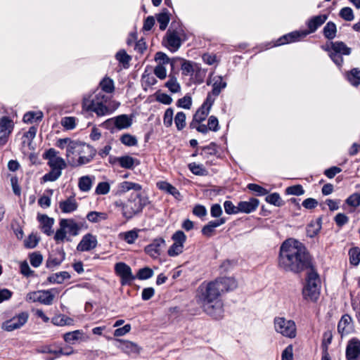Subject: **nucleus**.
Instances as JSON below:
<instances>
[{"instance_id":"f257e3e1","label":"nucleus","mask_w":360,"mask_h":360,"mask_svg":"<svg viewBox=\"0 0 360 360\" xmlns=\"http://www.w3.org/2000/svg\"><path fill=\"white\" fill-rule=\"evenodd\" d=\"M278 266L285 271L300 273L311 267V257L302 243L290 238L280 247Z\"/></svg>"},{"instance_id":"f03ea898","label":"nucleus","mask_w":360,"mask_h":360,"mask_svg":"<svg viewBox=\"0 0 360 360\" xmlns=\"http://www.w3.org/2000/svg\"><path fill=\"white\" fill-rule=\"evenodd\" d=\"M219 285L213 281L202 283L198 289L199 304L207 314L215 319H219L224 315V304Z\"/></svg>"},{"instance_id":"7ed1b4c3","label":"nucleus","mask_w":360,"mask_h":360,"mask_svg":"<svg viewBox=\"0 0 360 360\" xmlns=\"http://www.w3.org/2000/svg\"><path fill=\"white\" fill-rule=\"evenodd\" d=\"M100 90L84 97L82 105L86 110L103 116L108 114L112 107V80L105 77L100 82Z\"/></svg>"},{"instance_id":"20e7f679","label":"nucleus","mask_w":360,"mask_h":360,"mask_svg":"<svg viewBox=\"0 0 360 360\" xmlns=\"http://www.w3.org/2000/svg\"><path fill=\"white\" fill-rule=\"evenodd\" d=\"M149 202L147 196L139 193L135 195H131V198L122 207V214L126 219H131L140 213Z\"/></svg>"},{"instance_id":"39448f33","label":"nucleus","mask_w":360,"mask_h":360,"mask_svg":"<svg viewBox=\"0 0 360 360\" xmlns=\"http://www.w3.org/2000/svg\"><path fill=\"white\" fill-rule=\"evenodd\" d=\"M320 294V279L317 273L312 269L307 274L306 284L302 290L303 297L311 302H316Z\"/></svg>"},{"instance_id":"423d86ee","label":"nucleus","mask_w":360,"mask_h":360,"mask_svg":"<svg viewBox=\"0 0 360 360\" xmlns=\"http://www.w3.org/2000/svg\"><path fill=\"white\" fill-rule=\"evenodd\" d=\"M274 323L275 330L278 333L289 338H294L296 336L297 328L293 321L284 317H276Z\"/></svg>"},{"instance_id":"0eeeda50","label":"nucleus","mask_w":360,"mask_h":360,"mask_svg":"<svg viewBox=\"0 0 360 360\" xmlns=\"http://www.w3.org/2000/svg\"><path fill=\"white\" fill-rule=\"evenodd\" d=\"M333 51L330 53V58L338 67L343 63L342 56H349L351 53V49L342 41H331Z\"/></svg>"},{"instance_id":"6e6552de","label":"nucleus","mask_w":360,"mask_h":360,"mask_svg":"<svg viewBox=\"0 0 360 360\" xmlns=\"http://www.w3.org/2000/svg\"><path fill=\"white\" fill-rule=\"evenodd\" d=\"M53 292L56 289L37 290L29 292L26 296V300L33 302H40L45 305H51L54 299Z\"/></svg>"},{"instance_id":"1a4fd4ad","label":"nucleus","mask_w":360,"mask_h":360,"mask_svg":"<svg viewBox=\"0 0 360 360\" xmlns=\"http://www.w3.org/2000/svg\"><path fill=\"white\" fill-rule=\"evenodd\" d=\"M58 153L54 148H49L44 153L43 157L45 160H48L47 164L51 169L62 171L66 167V162L63 158L58 155Z\"/></svg>"},{"instance_id":"9d476101","label":"nucleus","mask_w":360,"mask_h":360,"mask_svg":"<svg viewBox=\"0 0 360 360\" xmlns=\"http://www.w3.org/2000/svg\"><path fill=\"white\" fill-rule=\"evenodd\" d=\"M29 315L27 312L23 311L13 316L12 319L4 321L1 328L6 331H13L20 328L28 320Z\"/></svg>"},{"instance_id":"9b49d317","label":"nucleus","mask_w":360,"mask_h":360,"mask_svg":"<svg viewBox=\"0 0 360 360\" xmlns=\"http://www.w3.org/2000/svg\"><path fill=\"white\" fill-rule=\"evenodd\" d=\"M116 274L120 277L122 285H131L136 278L133 275L131 267L124 262H118L115 266Z\"/></svg>"},{"instance_id":"f8f14e48","label":"nucleus","mask_w":360,"mask_h":360,"mask_svg":"<svg viewBox=\"0 0 360 360\" xmlns=\"http://www.w3.org/2000/svg\"><path fill=\"white\" fill-rule=\"evenodd\" d=\"M114 57L116 61L115 70L117 72L128 70L130 68L132 56L125 49H120L115 53Z\"/></svg>"},{"instance_id":"ddd939ff","label":"nucleus","mask_w":360,"mask_h":360,"mask_svg":"<svg viewBox=\"0 0 360 360\" xmlns=\"http://www.w3.org/2000/svg\"><path fill=\"white\" fill-rule=\"evenodd\" d=\"M13 121L6 116L0 119V147L4 146L13 129Z\"/></svg>"},{"instance_id":"4468645a","label":"nucleus","mask_w":360,"mask_h":360,"mask_svg":"<svg viewBox=\"0 0 360 360\" xmlns=\"http://www.w3.org/2000/svg\"><path fill=\"white\" fill-rule=\"evenodd\" d=\"M309 34L307 30L292 32L279 38L274 46H281L288 43L295 42L304 38Z\"/></svg>"},{"instance_id":"2eb2a0df","label":"nucleus","mask_w":360,"mask_h":360,"mask_svg":"<svg viewBox=\"0 0 360 360\" xmlns=\"http://www.w3.org/2000/svg\"><path fill=\"white\" fill-rule=\"evenodd\" d=\"M97 238L91 233L85 234L77 246V250L79 252H88L94 250L97 245Z\"/></svg>"},{"instance_id":"dca6fc26","label":"nucleus","mask_w":360,"mask_h":360,"mask_svg":"<svg viewBox=\"0 0 360 360\" xmlns=\"http://www.w3.org/2000/svg\"><path fill=\"white\" fill-rule=\"evenodd\" d=\"M347 360H360V340L356 338L351 339L347 345Z\"/></svg>"},{"instance_id":"f3484780","label":"nucleus","mask_w":360,"mask_h":360,"mask_svg":"<svg viewBox=\"0 0 360 360\" xmlns=\"http://www.w3.org/2000/svg\"><path fill=\"white\" fill-rule=\"evenodd\" d=\"M338 333L342 335H349L354 331V326L352 318L348 315H343L338 325Z\"/></svg>"},{"instance_id":"a211bd4d","label":"nucleus","mask_w":360,"mask_h":360,"mask_svg":"<svg viewBox=\"0 0 360 360\" xmlns=\"http://www.w3.org/2000/svg\"><path fill=\"white\" fill-rule=\"evenodd\" d=\"M114 347L129 354H138L140 351V347L136 343L120 339H114Z\"/></svg>"},{"instance_id":"6ab92c4d","label":"nucleus","mask_w":360,"mask_h":360,"mask_svg":"<svg viewBox=\"0 0 360 360\" xmlns=\"http://www.w3.org/2000/svg\"><path fill=\"white\" fill-rule=\"evenodd\" d=\"M91 151V146L84 143L72 140L66 150V157L69 158L75 153L81 154V152Z\"/></svg>"},{"instance_id":"aec40b11","label":"nucleus","mask_w":360,"mask_h":360,"mask_svg":"<svg viewBox=\"0 0 360 360\" xmlns=\"http://www.w3.org/2000/svg\"><path fill=\"white\" fill-rule=\"evenodd\" d=\"M165 245V240L162 238L155 239L152 243L145 248L146 252L151 257L157 258L161 253L162 248Z\"/></svg>"},{"instance_id":"412c9836","label":"nucleus","mask_w":360,"mask_h":360,"mask_svg":"<svg viewBox=\"0 0 360 360\" xmlns=\"http://www.w3.org/2000/svg\"><path fill=\"white\" fill-rule=\"evenodd\" d=\"M211 106L212 103H209L208 99H207V101L201 105V107L195 113L193 116V120L191 123V125L199 124L201 122L204 121L210 111Z\"/></svg>"},{"instance_id":"4be33fe9","label":"nucleus","mask_w":360,"mask_h":360,"mask_svg":"<svg viewBox=\"0 0 360 360\" xmlns=\"http://www.w3.org/2000/svg\"><path fill=\"white\" fill-rule=\"evenodd\" d=\"M133 123V116L131 115H120L114 117V127L119 130L129 128Z\"/></svg>"},{"instance_id":"5701e85b","label":"nucleus","mask_w":360,"mask_h":360,"mask_svg":"<svg viewBox=\"0 0 360 360\" xmlns=\"http://www.w3.org/2000/svg\"><path fill=\"white\" fill-rule=\"evenodd\" d=\"M214 282H217L219 285V288L222 292H228L230 290H235L238 283L235 278L231 277H226V278H220L214 280Z\"/></svg>"},{"instance_id":"b1692460","label":"nucleus","mask_w":360,"mask_h":360,"mask_svg":"<svg viewBox=\"0 0 360 360\" xmlns=\"http://www.w3.org/2000/svg\"><path fill=\"white\" fill-rule=\"evenodd\" d=\"M167 41L168 49L172 52L177 51L181 45V39L176 31L169 30L167 32Z\"/></svg>"},{"instance_id":"393cba45","label":"nucleus","mask_w":360,"mask_h":360,"mask_svg":"<svg viewBox=\"0 0 360 360\" xmlns=\"http://www.w3.org/2000/svg\"><path fill=\"white\" fill-rule=\"evenodd\" d=\"M259 204V200L257 198H250L247 201H240L238 204V208L239 209V212L243 213H251L257 210Z\"/></svg>"},{"instance_id":"a878e982","label":"nucleus","mask_w":360,"mask_h":360,"mask_svg":"<svg viewBox=\"0 0 360 360\" xmlns=\"http://www.w3.org/2000/svg\"><path fill=\"white\" fill-rule=\"evenodd\" d=\"M65 253L63 250H58L49 255L46 260V266L49 269L59 266L65 259Z\"/></svg>"},{"instance_id":"bb28decb","label":"nucleus","mask_w":360,"mask_h":360,"mask_svg":"<svg viewBox=\"0 0 360 360\" xmlns=\"http://www.w3.org/2000/svg\"><path fill=\"white\" fill-rule=\"evenodd\" d=\"M141 188L142 186L139 184L125 181L117 185L116 195H121L131 190L139 191H141Z\"/></svg>"},{"instance_id":"cd10ccee","label":"nucleus","mask_w":360,"mask_h":360,"mask_svg":"<svg viewBox=\"0 0 360 360\" xmlns=\"http://www.w3.org/2000/svg\"><path fill=\"white\" fill-rule=\"evenodd\" d=\"M212 84V93L214 96H217L221 91L222 89L226 88V83L223 82L221 76H214L210 79L207 82V84Z\"/></svg>"},{"instance_id":"c85d7f7f","label":"nucleus","mask_w":360,"mask_h":360,"mask_svg":"<svg viewBox=\"0 0 360 360\" xmlns=\"http://www.w3.org/2000/svg\"><path fill=\"white\" fill-rule=\"evenodd\" d=\"M38 219L41 224V231L47 236H51L53 232L52 226L54 224V219L45 214L39 216Z\"/></svg>"},{"instance_id":"c756f323","label":"nucleus","mask_w":360,"mask_h":360,"mask_svg":"<svg viewBox=\"0 0 360 360\" xmlns=\"http://www.w3.org/2000/svg\"><path fill=\"white\" fill-rule=\"evenodd\" d=\"M326 20L327 15H319L311 18L307 22L309 30L307 31L309 32V34L314 32Z\"/></svg>"},{"instance_id":"7c9ffc66","label":"nucleus","mask_w":360,"mask_h":360,"mask_svg":"<svg viewBox=\"0 0 360 360\" xmlns=\"http://www.w3.org/2000/svg\"><path fill=\"white\" fill-rule=\"evenodd\" d=\"M59 224L63 226V228L65 229L66 232L72 236H75L79 234L80 227L74 220L63 219L60 221Z\"/></svg>"},{"instance_id":"2f4dec72","label":"nucleus","mask_w":360,"mask_h":360,"mask_svg":"<svg viewBox=\"0 0 360 360\" xmlns=\"http://www.w3.org/2000/svg\"><path fill=\"white\" fill-rule=\"evenodd\" d=\"M59 207L64 213H71L77 209V203L74 197H70L65 200L60 201Z\"/></svg>"},{"instance_id":"473e14b6","label":"nucleus","mask_w":360,"mask_h":360,"mask_svg":"<svg viewBox=\"0 0 360 360\" xmlns=\"http://www.w3.org/2000/svg\"><path fill=\"white\" fill-rule=\"evenodd\" d=\"M116 161L122 167L125 169H132L135 165H139L138 160L129 155H124L117 158Z\"/></svg>"},{"instance_id":"72a5a7b5","label":"nucleus","mask_w":360,"mask_h":360,"mask_svg":"<svg viewBox=\"0 0 360 360\" xmlns=\"http://www.w3.org/2000/svg\"><path fill=\"white\" fill-rule=\"evenodd\" d=\"M181 69L182 75L193 77L195 70L198 69V64L189 60H184Z\"/></svg>"},{"instance_id":"f704fd0d","label":"nucleus","mask_w":360,"mask_h":360,"mask_svg":"<svg viewBox=\"0 0 360 360\" xmlns=\"http://www.w3.org/2000/svg\"><path fill=\"white\" fill-rule=\"evenodd\" d=\"M157 187L162 191H164L169 194L173 195L175 198H179L180 197V193L179 191L173 186L172 184L167 181H159L157 183Z\"/></svg>"},{"instance_id":"c9c22d12","label":"nucleus","mask_w":360,"mask_h":360,"mask_svg":"<svg viewBox=\"0 0 360 360\" xmlns=\"http://www.w3.org/2000/svg\"><path fill=\"white\" fill-rule=\"evenodd\" d=\"M96 150L91 146V151L81 152V154H79V157L77 160V163L75 165L80 166L90 162L94 158Z\"/></svg>"},{"instance_id":"e433bc0d","label":"nucleus","mask_w":360,"mask_h":360,"mask_svg":"<svg viewBox=\"0 0 360 360\" xmlns=\"http://www.w3.org/2000/svg\"><path fill=\"white\" fill-rule=\"evenodd\" d=\"M73 319L64 314L55 316L51 319V323L57 326H71L73 324Z\"/></svg>"},{"instance_id":"4c0bfd02","label":"nucleus","mask_w":360,"mask_h":360,"mask_svg":"<svg viewBox=\"0 0 360 360\" xmlns=\"http://www.w3.org/2000/svg\"><path fill=\"white\" fill-rule=\"evenodd\" d=\"M108 217V214L105 212L91 211L87 214L86 219L91 223H99L107 219Z\"/></svg>"},{"instance_id":"58836bf2","label":"nucleus","mask_w":360,"mask_h":360,"mask_svg":"<svg viewBox=\"0 0 360 360\" xmlns=\"http://www.w3.org/2000/svg\"><path fill=\"white\" fill-rule=\"evenodd\" d=\"M43 113L41 111L26 112L23 116V122L25 123L37 122L41 120Z\"/></svg>"},{"instance_id":"ea45409f","label":"nucleus","mask_w":360,"mask_h":360,"mask_svg":"<svg viewBox=\"0 0 360 360\" xmlns=\"http://www.w3.org/2000/svg\"><path fill=\"white\" fill-rule=\"evenodd\" d=\"M347 79L352 85L359 86L360 84V70L358 68L351 70L347 73Z\"/></svg>"},{"instance_id":"a19ab883","label":"nucleus","mask_w":360,"mask_h":360,"mask_svg":"<svg viewBox=\"0 0 360 360\" xmlns=\"http://www.w3.org/2000/svg\"><path fill=\"white\" fill-rule=\"evenodd\" d=\"M70 275L68 271H60L51 275L48 280L50 283H62L65 280L69 279Z\"/></svg>"},{"instance_id":"79ce46f5","label":"nucleus","mask_w":360,"mask_h":360,"mask_svg":"<svg viewBox=\"0 0 360 360\" xmlns=\"http://www.w3.org/2000/svg\"><path fill=\"white\" fill-rule=\"evenodd\" d=\"M139 235L136 231L131 230L127 232L120 233L119 238L125 240L129 244H132L137 239Z\"/></svg>"},{"instance_id":"37998d69","label":"nucleus","mask_w":360,"mask_h":360,"mask_svg":"<svg viewBox=\"0 0 360 360\" xmlns=\"http://www.w3.org/2000/svg\"><path fill=\"white\" fill-rule=\"evenodd\" d=\"M120 142L128 147L136 146L138 144L136 137L130 134H124L120 138Z\"/></svg>"},{"instance_id":"c03bdc74","label":"nucleus","mask_w":360,"mask_h":360,"mask_svg":"<svg viewBox=\"0 0 360 360\" xmlns=\"http://www.w3.org/2000/svg\"><path fill=\"white\" fill-rule=\"evenodd\" d=\"M336 32V25L333 22H328L323 28V34L328 39H334Z\"/></svg>"},{"instance_id":"a18cd8bd","label":"nucleus","mask_w":360,"mask_h":360,"mask_svg":"<svg viewBox=\"0 0 360 360\" xmlns=\"http://www.w3.org/2000/svg\"><path fill=\"white\" fill-rule=\"evenodd\" d=\"M169 79L166 82L165 86L173 94L179 92L181 91V86L176 78L172 75H169Z\"/></svg>"},{"instance_id":"49530a36","label":"nucleus","mask_w":360,"mask_h":360,"mask_svg":"<svg viewBox=\"0 0 360 360\" xmlns=\"http://www.w3.org/2000/svg\"><path fill=\"white\" fill-rule=\"evenodd\" d=\"M155 60L158 63V65H166L170 63L172 68L174 66L173 61L162 52H157L155 53Z\"/></svg>"},{"instance_id":"de8ad7c7","label":"nucleus","mask_w":360,"mask_h":360,"mask_svg":"<svg viewBox=\"0 0 360 360\" xmlns=\"http://www.w3.org/2000/svg\"><path fill=\"white\" fill-rule=\"evenodd\" d=\"M61 170L51 169V171L49 172L46 173L43 176L42 179L44 182L55 181L61 176Z\"/></svg>"},{"instance_id":"09e8293b","label":"nucleus","mask_w":360,"mask_h":360,"mask_svg":"<svg viewBox=\"0 0 360 360\" xmlns=\"http://www.w3.org/2000/svg\"><path fill=\"white\" fill-rule=\"evenodd\" d=\"M78 185L81 191L86 192L91 189L92 181L89 176H84L79 179Z\"/></svg>"},{"instance_id":"8fccbe9b","label":"nucleus","mask_w":360,"mask_h":360,"mask_svg":"<svg viewBox=\"0 0 360 360\" xmlns=\"http://www.w3.org/2000/svg\"><path fill=\"white\" fill-rule=\"evenodd\" d=\"M157 20L160 24V29L165 30L169 22V17L167 12H162L157 15Z\"/></svg>"},{"instance_id":"3c124183","label":"nucleus","mask_w":360,"mask_h":360,"mask_svg":"<svg viewBox=\"0 0 360 360\" xmlns=\"http://www.w3.org/2000/svg\"><path fill=\"white\" fill-rule=\"evenodd\" d=\"M153 276V271L149 267L140 269L136 274V278L139 280H146Z\"/></svg>"},{"instance_id":"603ef678","label":"nucleus","mask_w":360,"mask_h":360,"mask_svg":"<svg viewBox=\"0 0 360 360\" xmlns=\"http://www.w3.org/2000/svg\"><path fill=\"white\" fill-rule=\"evenodd\" d=\"M265 200L268 203L274 205L277 207H280L283 204L280 195L277 193H274L267 195Z\"/></svg>"},{"instance_id":"864d4df0","label":"nucleus","mask_w":360,"mask_h":360,"mask_svg":"<svg viewBox=\"0 0 360 360\" xmlns=\"http://www.w3.org/2000/svg\"><path fill=\"white\" fill-rule=\"evenodd\" d=\"M61 125L67 130H71L76 127V118L74 117H65L62 118Z\"/></svg>"},{"instance_id":"5fc2aeb1","label":"nucleus","mask_w":360,"mask_h":360,"mask_svg":"<svg viewBox=\"0 0 360 360\" xmlns=\"http://www.w3.org/2000/svg\"><path fill=\"white\" fill-rule=\"evenodd\" d=\"M174 123L178 130L183 129L186 126V115L183 112H179L174 117Z\"/></svg>"},{"instance_id":"6e6d98bb","label":"nucleus","mask_w":360,"mask_h":360,"mask_svg":"<svg viewBox=\"0 0 360 360\" xmlns=\"http://www.w3.org/2000/svg\"><path fill=\"white\" fill-rule=\"evenodd\" d=\"M82 334V332L79 330H74L72 332L66 333L63 335L64 340L68 343H73L74 341L77 340L79 335Z\"/></svg>"},{"instance_id":"4d7b16f0","label":"nucleus","mask_w":360,"mask_h":360,"mask_svg":"<svg viewBox=\"0 0 360 360\" xmlns=\"http://www.w3.org/2000/svg\"><path fill=\"white\" fill-rule=\"evenodd\" d=\"M29 257L31 265L35 268L39 267L42 263L43 257L39 252H32Z\"/></svg>"},{"instance_id":"13d9d810","label":"nucleus","mask_w":360,"mask_h":360,"mask_svg":"<svg viewBox=\"0 0 360 360\" xmlns=\"http://www.w3.org/2000/svg\"><path fill=\"white\" fill-rule=\"evenodd\" d=\"M349 255L351 264L357 265L360 262V250L359 248H352L349 252Z\"/></svg>"},{"instance_id":"bf43d9fd","label":"nucleus","mask_w":360,"mask_h":360,"mask_svg":"<svg viewBox=\"0 0 360 360\" xmlns=\"http://www.w3.org/2000/svg\"><path fill=\"white\" fill-rule=\"evenodd\" d=\"M188 168L191 172L195 175L202 176L206 173V170L202 165H198L195 162L190 163Z\"/></svg>"},{"instance_id":"052dcab7","label":"nucleus","mask_w":360,"mask_h":360,"mask_svg":"<svg viewBox=\"0 0 360 360\" xmlns=\"http://www.w3.org/2000/svg\"><path fill=\"white\" fill-rule=\"evenodd\" d=\"M184 247V245L174 243L169 248L167 254L170 257H176L183 252Z\"/></svg>"},{"instance_id":"680f3d73","label":"nucleus","mask_w":360,"mask_h":360,"mask_svg":"<svg viewBox=\"0 0 360 360\" xmlns=\"http://www.w3.org/2000/svg\"><path fill=\"white\" fill-rule=\"evenodd\" d=\"M247 188L258 195H264L268 193V191L261 186L256 184H249Z\"/></svg>"},{"instance_id":"e2e57ef3","label":"nucleus","mask_w":360,"mask_h":360,"mask_svg":"<svg viewBox=\"0 0 360 360\" xmlns=\"http://www.w3.org/2000/svg\"><path fill=\"white\" fill-rule=\"evenodd\" d=\"M174 110L172 108H168L165 110L163 117L164 125L167 127H171L173 122Z\"/></svg>"},{"instance_id":"0e129e2a","label":"nucleus","mask_w":360,"mask_h":360,"mask_svg":"<svg viewBox=\"0 0 360 360\" xmlns=\"http://www.w3.org/2000/svg\"><path fill=\"white\" fill-rule=\"evenodd\" d=\"M224 210L228 214H235L239 213L238 205L235 206L231 201L226 200L224 203Z\"/></svg>"},{"instance_id":"69168bd1","label":"nucleus","mask_w":360,"mask_h":360,"mask_svg":"<svg viewBox=\"0 0 360 360\" xmlns=\"http://www.w3.org/2000/svg\"><path fill=\"white\" fill-rule=\"evenodd\" d=\"M340 15L347 21H352L354 19L353 11L349 7H345L340 11Z\"/></svg>"},{"instance_id":"338daca9","label":"nucleus","mask_w":360,"mask_h":360,"mask_svg":"<svg viewBox=\"0 0 360 360\" xmlns=\"http://www.w3.org/2000/svg\"><path fill=\"white\" fill-rule=\"evenodd\" d=\"M154 74L160 79H165L167 77V69L165 65H157L154 68Z\"/></svg>"},{"instance_id":"774afa93","label":"nucleus","mask_w":360,"mask_h":360,"mask_svg":"<svg viewBox=\"0 0 360 360\" xmlns=\"http://www.w3.org/2000/svg\"><path fill=\"white\" fill-rule=\"evenodd\" d=\"M346 202L354 207H356L360 205V193H354L351 195L346 200Z\"/></svg>"}]
</instances>
